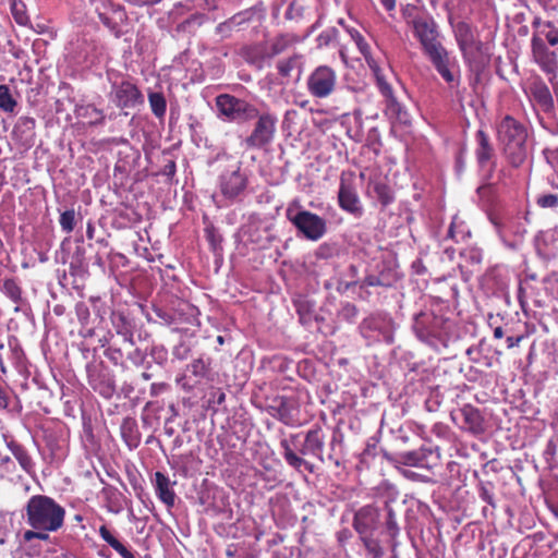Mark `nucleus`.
<instances>
[{
	"label": "nucleus",
	"instance_id": "59",
	"mask_svg": "<svg viewBox=\"0 0 558 558\" xmlns=\"http://www.w3.org/2000/svg\"><path fill=\"white\" fill-rule=\"evenodd\" d=\"M336 255H337V246L335 244L324 243V244L319 245L316 251V256L318 258L327 259V258H332Z\"/></svg>",
	"mask_w": 558,
	"mask_h": 558
},
{
	"label": "nucleus",
	"instance_id": "38",
	"mask_svg": "<svg viewBox=\"0 0 558 558\" xmlns=\"http://www.w3.org/2000/svg\"><path fill=\"white\" fill-rule=\"evenodd\" d=\"M471 235V230L465 221L462 220L458 215H454L448 228L446 239H450L456 243H463L466 242Z\"/></svg>",
	"mask_w": 558,
	"mask_h": 558
},
{
	"label": "nucleus",
	"instance_id": "30",
	"mask_svg": "<svg viewBox=\"0 0 558 558\" xmlns=\"http://www.w3.org/2000/svg\"><path fill=\"white\" fill-rule=\"evenodd\" d=\"M156 496L163 502L168 508H172L175 504V493L170 486V480L162 472L157 471L155 473V480L153 482Z\"/></svg>",
	"mask_w": 558,
	"mask_h": 558
},
{
	"label": "nucleus",
	"instance_id": "47",
	"mask_svg": "<svg viewBox=\"0 0 558 558\" xmlns=\"http://www.w3.org/2000/svg\"><path fill=\"white\" fill-rule=\"evenodd\" d=\"M301 59L300 54H293L287 59L279 60L277 62V70L280 76L284 78L290 77L292 71L300 65Z\"/></svg>",
	"mask_w": 558,
	"mask_h": 558
},
{
	"label": "nucleus",
	"instance_id": "51",
	"mask_svg": "<svg viewBox=\"0 0 558 558\" xmlns=\"http://www.w3.org/2000/svg\"><path fill=\"white\" fill-rule=\"evenodd\" d=\"M495 226L497 228V232H498L500 239L510 248H517V246L522 242V240L526 233V229L523 226H521V223H518L515 227H513V233L517 238L515 241L508 242L506 240V230L504 228H501L500 226H498L497 223H495Z\"/></svg>",
	"mask_w": 558,
	"mask_h": 558
},
{
	"label": "nucleus",
	"instance_id": "50",
	"mask_svg": "<svg viewBox=\"0 0 558 558\" xmlns=\"http://www.w3.org/2000/svg\"><path fill=\"white\" fill-rule=\"evenodd\" d=\"M144 352L146 357L149 356L159 366H165L168 362V350L163 344H153Z\"/></svg>",
	"mask_w": 558,
	"mask_h": 558
},
{
	"label": "nucleus",
	"instance_id": "52",
	"mask_svg": "<svg viewBox=\"0 0 558 558\" xmlns=\"http://www.w3.org/2000/svg\"><path fill=\"white\" fill-rule=\"evenodd\" d=\"M75 210L68 209L60 215L59 223L65 233H71L75 227Z\"/></svg>",
	"mask_w": 558,
	"mask_h": 558
},
{
	"label": "nucleus",
	"instance_id": "9",
	"mask_svg": "<svg viewBox=\"0 0 558 558\" xmlns=\"http://www.w3.org/2000/svg\"><path fill=\"white\" fill-rule=\"evenodd\" d=\"M211 357L201 354L186 364L184 372L177 378V384L184 391H192L195 387L204 385L214 379Z\"/></svg>",
	"mask_w": 558,
	"mask_h": 558
},
{
	"label": "nucleus",
	"instance_id": "32",
	"mask_svg": "<svg viewBox=\"0 0 558 558\" xmlns=\"http://www.w3.org/2000/svg\"><path fill=\"white\" fill-rule=\"evenodd\" d=\"M530 95L544 111H550L554 108L551 93L543 81L538 80L531 84Z\"/></svg>",
	"mask_w": 558,
	"mask_h": 558
},
{
	"label": "nucleus",
	"instance_id": "22",
	"mask_svg": "<svg viewBox=\"0 0 558 558\" xmlns=\"http://www.w3.org/2000/svg\"><path fill=\"white\" fill-rule=\"evenodd\" d=\"M248 184V178L241 167L235 170L225 171L219 177V190L222 196L228 201H235L245 192Z\"/></svg>",
	"mask_w": 558,
	"mask_h": 558
},
{
	"label": "nucleus",
	"instance_id": "39",
	"mask_svg": "<svg viewBox=\"0 0 558 558\" xmlns=\"http://www.w3.org/2000/svg\"><path fill=\"white\" fill-rule=\"evenodd\" d=\"M8 448L26 473L32 474L35 472L33 458L24 446L19 442L11 441L8 444Z\"/></svg>",
	"mask_w": 558,
	"mask_h": 558
},
{
	"label": "nucleus",
	"instance_id": "19",
	"mask_svg": "<svg viewBox=\"0 0 558 558\" xmlns=\"http://www.w3.org/2000/svg\"><path fill=\"white\" fill-rule=\"evenodd\" d=\"M450 418L460 429L472 435H480L485 432V423L482 413L473 405L465 404L452 411Z\"/></svg>",
	"mask_w": 558,
	"mask_h": 558
},
{
	"label": "nucleus",
	"instance_id": "64",
	"mask_svg": "<svg viewBox=\"0 0 558 558\" xmlns=\"http://www.w3.org/2000/svg\"><path fill=\"white\" fill-rule=\"evenodd\" d=\"M546 161L554 169H558V147L556 148H545L543 150Z\"/></svg>",
	"mask_w": 558,
	"mask_h": 558
},
{
	"label": "nucleus",
	"instance_id": "6",
	"mask_svg": "<svg viewBox=\"0 0 558 558\" xmlns=\"http://www.w3.org/2000/svg\"><path fill=\"white\" fill-rule=\"evenodd\" d=\"M286 218L298 234L308 241H319L327 233V220L305 209L300 198L291 199L286 208Z\"/></svg>",
	"mask_w": 558,
	"mask_h": 558
},
{
	"label": "nucleus",
	"instance_id": "7",
	"mask_svg": "<svg viewBox=\"0 0 558 558\" xmlns=\"http://www.w3.org/2000/svg\"><path fill=\"white\" fill-rule=\"evenodd\" d=\"M452 29L464 62L471 71L481 72L484 68V60L481 58L483 43L476 38L472 25L460 21L452 25Z\"/></svg>",
	"mask_w": 558,
	"mask_h": 558
},
{
	"label": "nucleus",
	"instance_id": "18",
	"mask_svg": "<svg viewBox=\"0 0 558 558\" xmlns=\"http://www.w3.org/2000/svg\"><path fill=\"white\" fill-rule=\"evenodd\" d=\"M257 121L250 136L245 138L248 148H264L269 145L275 136L277 118L271 113H257Z\"/></svg>",
	"mask_w": 558,
	"mask_h": 558
},
{
	"label": "nucleus",
	"instance_id": "15",
	"mask_svg": "<svg viewBox=\"0 0 558 558\" xmlns=\"http://www.w3.org/2000/svg\"><path fill=\"white\" fill-rule=\"evenodd\" d=\"M376 80V85L385 98V114L393 122H398L400 124H409L410 123V114L407 108L398 101L397 97L393 94V89L391 85L388 83L385 74L379 72L374 75Z\"/></svg>",
	"mask_w": 558,
	"mask_h": 558
},
{
	"label": "nucleus",
	"instance_id": "3",
	"mask_svg": "<svg viewBox=\"0 0 558 558\" xmlns=\"http://www.w3.org/2000/svg\"><path fill=\"white\" fill-rule=\"evenodd\" d=\"M412 330L418 341L437 352L458 339L456 323L435 308H426L414 314Z\"/></svg>",
	"mask_w": 558,
	"mask_h": 558
},
{
	"label": "nucleus",
	"instance_id": "43",
	"mask_svg": "<svg viewBox=\"0 0 558 558\" xmlns=\"http://www.w3.org/2000/svg\"><path fill=\"white\" fill-rule=\"evenodd\" d=\"M295 41V36L291 34H280L276 36L270 43L269 53L267 54V58H272L284 52Z\"/></svg>",
	"mask_w": 558,
	"mask_h": 558
},
{
	"label": "nucleus",
	"instance_id": "14",
	"mask_svg": "<svg viewBox=\"0 0 558 558\" xmlns=\"http://www.w3.org/2000/svg\"><path fill=\"white\" fill-rule=\"evenodd\" d=\"M337 201L339 207L354 219H361L365 213L363 203L354 184L353 175L340 178Z\"/></svg>",
	"mask_w": 558,
	"mask_h": 558
},
{
	"label": "nucleus",
	"instance_id": "61",
	"mask_svg": "<svg viewBox=\"0 0 558 558\" xmlns=\"http://www.w3.org/2000/svg\"><path fill=\"white\" fill-rule=\"evenodd\" d=\"M154 313L156 314V316L166 325L170 326V325H173V324H177V317H175V314L174 313H171L167 310H163V308H160V307H156L154 310Z\"/></svg>",
	"mask_w": 558,
	"mask_h": 558
},
{
	"label": "nucleus",
	"instance_id": "46",
	"mask_svg": "<svg viewBox=\"0 0 558 558\" xmlns=\"http://www.w3.org/2000/svg\"><path fill=\"white\" fill-rule=\"evenodd\" d=\"M460 257L466 264L478 266L483 260V250L476 245H469L460 251Z\"/></svg>",
	"mask_w": 558,
	"mask_h": 558
},
{
	"label": "nucleus",
	"instance_id": "24",
	"mask_svg": "<svg viewBox=\"0 0 558 558\" xmlns=\"http://www.w3.org/2000/svg\"><path fill=\"white\" fill-rule=\"evenodd\" d=\"M99 20L117 37L122 33L121 26L126 21V13L119 4L105 0L95 7Z\"/></svg>",
	"mask_w": 558,
	"mask_h": 558
},
{
	"label": "nucleus",
	"instance_id": "12",
	"mask_svg": "<svg viewBox=\"0 0 558 558\" xmlns=\"http://www.w3.org/2000/svg\"><path fill=\"white\" fill-rule=\"evenodd\" d=\"M337 72L329 65L316 66L306 78L308 94L318 99H324L333 94L337 87Z\"/></svg>",
	"mask_w": 558,
	"mask_h": 558
},
{
	"label": "nucleus",
	"instance_id": "55",
	"mask_svg": "<svg viewBox=\"0 0 558 558\" xmlns=\"http://www.w3.org/2000/svg\"><path fill=\"white\" fill-rule=\"evenodd\" d=\"M191 352H192L191 345L185 341H181L177 345L173 347L172 356H173V360L185 361L191 355Z\"/></svg>",
	"mask_w": 558,
	"mask_h": 558
},
{
	"label": "nucleus",
	"instance_id": "57",
	"mask_svg": "<svg viewBox=\"0 0 558 558\" xmlns=\"http://www.w3.org/2000/svg\"><path fill=\"white\" fill-rule=\"evenodd\" d=\"M75 315L81 325H89L90 311L84 302L76 303Z\"/></svg>",
	"mask_w": 558,
	"mask_h": 558
},
{
	"label": "nucleus",
	"instance_id": "13",
	"mask_svg": "<svg viewBox=\"0 0 558 558\" xmlns=\"http://www.w3.org/2000/svg\"><path fill=\"white\" fill-rule=\"evenodd\" d=\"M216 107L220 116L229 121H246L257 117L258 110L247 101L234 96L222 94L216 98Z\"/></svg>",
	"mask_w": 558,
	"mask_h": 558
},
{
	"label": "nucleus",
	"instance_id": "60",
	"mask_svg": "<svg viewBox=\"0 0 558 558\" xmlns=\"http://www.w3.org/2000/svg\"><path fill=\"white\" fill-rule=\"evenodd\" d=\"M245 60L250 64H252L260 70L265 65L266 57L258 54L257 52H255V50L251 49L245 53Z\"/></svg>",
	"mask_w": 558,
	"mask_h": 558
},
{
	"label": "nucleus",
	"instance_id": "16",
	"mask_svg": "<svg viewBox=\"0 0 558 558\" xmlns=\"http://www.w3.org/2000/svg\"><path fill=\"white\" fill-rule=\"evenodd\" d=\"M86 373L88 385L94 391L106 399H110L114 395V377L102 362L93 361L87 363Z\"/></svg>",
	"mask_w": 558,
	"mask_h": 558
},
{
	"label": "nucleus",
	"instance_id": "44",
	"mask_svg": "<svg viewBox=\"0 0 558 558\" xmlns=\"http://www.w3.org/2000/svg\"><path fill=\"white\" fill-rule=\"evenodd\" d=\"M205 238L209 243L210 250L215 255H219L222 252V242L223 238L219 232L218 228L214 226V223L208 222L204 229Z\"/></svg>",
	"mask_w": 558,
	"mask_h": 558
},
{
	"label": "nucleus",
	"instance_id": "1",
	"mask_svg": "<svg viewBox=\"0 0 558 558\" xmlns=\"http://www.w3.org/2000/svg\"><path fill=\"white\" fill-rule=\"evenodd\" d=\"M325 442L326 434L323 426L314 424L303 433L290 434L288 437L281 438L280 447L288 465L296 471L304 469L313 473L314 465L304 459L305 456H311L322 463L328 460L336 466L340 465L343 456V434L341 429L338 427L332 429L326 457L324 454Z\"/></svg>",
	"mask_w": 558,
	"mask_h": 558
},
{
	"label": "nucleus",
	"instance_id": "26",
	"mask_svg": "<svg viewBox=\"0 0 558 558\" xmlns=\"http://www.w3.org/2000/svg\"><path fill=\"white\" fill-rule=\"evenodd\" d=\"M268 413L288 426L296 424V402L293 398L278 396L267 407Z\"/></svg>",
	"mask_w": 558,
	"mask_h": 558
},
{
	"label": "nucleus",
	"instance_id": "42",
	"mask_svg": "<svg viewBox=\"0 0 558 558\" xmlns=\"http://www.w3.org/2000/svg\"><path fill=\"white\" fill-rule=\"evenodd\" d=\"M386 510L385 518V532L389 537V543L393 544V547H399L400 542L398 539L400 535V526L397 521L396 512L392 507H388Z\"/></svg>",
	"mask_w": 558,
	"mask_h": 558
},
{
	"label": "nucleus",
	"instance_id": "11",
	"mask_svg": "<svg viewBox=\"0 0 558 558\" xmlns=\"http://www.w3.org/2000/svg\"><path fill=\"white\" fill-rule=\"evenodd\" d=\"M104 355L117 367L123 371L129 368V363L133 366L140 367L144 365L146 353L136 348L135 344H125L122 339L111 342Z\"/></svg>",
	"mask_w": 558,
	"mask_h": 558
},
{
	"label": "nucleus",
	"instance_id": "36",
	"mask_svg": "<svg viewBox=\"0 0 558 558\" xmlns=\"http://www.w3.org/2000/svg\"><path fill=\"white\" fill-rule=\"evenodd\" d=\"M0 290L16 305L15 311H19L20 306L24 304L22 288L15 278L0 279Z\"/></svg>",
	"mask_w": 558,
	"mask_h": 558
},
{
	"label": "nucleus",
	"instance_id": "48",
	"mask_svg": "<svg viewBox=\"0 0 558 558\" xmlns=\"http://www.w3.org/2000/svg\"><path fill=\"white\" fill-rule=\"evenodd\" d=\"M136 424L133 420H125L121 426V434L130 449L136 448L140 440L136 433Z\"/></svg>",
	"mask_w": 558,
	"mask_h": 558
},
{
	"label": "nucleus",
	"instance_id": "58",
	"mask_svg": "<svg viewBox=\"0 0 558 558\" xmlns=\"http://www.w3.org/2000/svg\"><path fill=\"white\" fill-rule=\"evenodd\" d=\"M226 401V393L221 389H216L210 392V397L208 399V408L213 410L214 413L218 411L217 407L221 405Z\"/></svg>",
	"mask_w": 558,
	"mask_h": 558
},
{
	"label": "nucleus",
	"instance_id": "25",
	"mask_svg": "<svg viewBox=\"0 0 558 558\" xmlns=\"http://www.w3.org/2000/svg\"><path fill=\"white\" fill-rule=\"evenodd\" d=\"M379 523V512L373 506H364L359 509L353 519V527L357 532L361 542L365 538H374L373 533Z\"/></svg>",
	"mask_w": 558,
	"mask_h": 558
},
{
	"label": "nucleus",
	"instance_id": "37",
	"mask_svg": "<svg viewBox=\"0 0 558 558\" xmlns=\"http://www.w3.org/2000/svg\"><path fill=\"white\" fill-rule=\"evenodd\" d=\"M98 533L101 539L114 549L122 558H135V555L117 538L116 532L110 530L106 524L99 526Z\"/></svg>",
	"mask_w": 558,
	"mask_h": 558
},
{
	"label": "nucleus",
	"instance_id": "8",
	"mask_svg": "<svg viewBox=\"0 0 558 558\" xmlns=\"http://www.w3.org/2000/svg\"><path fill=\"white\" fill-rule=\"evenodd\" d=\"M359 328L361 336L368 344L377 342H393L396 324L388 314H372L362 320Z\"/></svg>",
	"mask_w": 558,
	"mask_h": 558
},
{
	"label": "nucleus",
	"instance_id": "23",
	"mask_svg": "<svg viewBox=\"0 0 558 558\" xmlns=\"http://www.w3.org/2000/svg\"><path fill=\"white\" fill-rule=\"evenodd\" d=\"M111 99L119 108H134L143 104L144 98L138 87L129 80L113 82L111 85Z\"/></svg>",
	"mask_w": 558,
	"mask_h": 558
},
{
	"label": "nucleus",
	"instance_id": "33",
	"mask_svg": "<svg viewBox=\"0 0 558 558\" xmlns=\"http://www.w3.org/2000/svg\"><path fill=\"white\" fill-rule=\"evenodd\" d=\"M476 148L475 156L478 165L484 167L494 156V147L489 141V136L483 131L478 130L475 135Z\"/></svg>",
	"mask_w": 558,
	"mask_h": 558
},
{
	"label": "nucleus",
	"instance_id": "34",
	"mask_svg": "<svg viewBox=\"0 0 558 558\" xmlns=\"http://www.w3.org/2000/svg\"><path fill=\"white\" fill-rule=\"evenodd\" d=\"M256 11H257V7H252L250 9H246L244 11H241V12L234 14L229 20L220 23L217 26V32L221 33V34H229L235 27L250 22L253 19Z\"/></svg>",
	"mask_w": 558,
	"mask_h": 558
},
{
	"label": "nucleus",
	"instance_id": "45",
	"mask_svg": "<svg viewBox=\"0 0 558 558\" xmlns=\"http://www.w3.org/2000/svg\"><path fill=\"white\" fill-rule=\"evenodd\" d=\"M148 101L151 112L156 118H163L167 110L166 98L161 93L153 92L148 94Z\"/></svg>",
	"mask_w": 558,
	"mask_h": 558
},
{
	"label": "nucleus",
	"instance_id": "4",
	"mask_svg": "<svg viewBox=\"0 0 558 558\" xmlns=\"http://www.w3.org/2000/svg\"><path fill=\"white\" fill-rule=\"evenodd\" d=\"M497 136L510 165L519 168L527 157V129L511 116H505L497 126Z\"/></svg>",
	"mask_w": 558,
	"mask_h": 558
},
{
	"label": "nucleus",
	"instance_id": "41",
	"mask_svg": "<svg viewBox=\"0 0 558 558\" xmlns=\"http://www.w3.org/2000/svg\"><path fill=\"white\" fill-rule=\"evenodd\" d=\"M77 118L85 119L90 125H99L105 121V114L102 110L96 108L94 105H82L75 109Z\"/></svg>",
	"mask_w": 558,
	"mask_h": 558
},
{
	"label": "nucleus",
	"instance_id": "56",
	"mask_svg": "<svg viewBox=\"0 0 558 558\" xmlns=\"http://www.w3.org/2000/svg\"><path fill=\"white\" fill-rule=\"evenodd\" d=\"M536 204L541 208H557L558 207V194H542L537 196Z\"/></svg>",
	"mask_w": 558,
	"mask_h": 558
},
{
	"label": "nucleus",
	"instance_id": "63",
	"mask_svg": "<svg viewBox=\"0 0 558 558\" xmlns=\"http://www.w3.org/2000/svg\"><path fill=\"white\" fill-rule=\"evenodd\" d=\"M401 473H402V475L405 478L414 481V482H418V483H429V482H432V480L428 476L420 474V473L414 472V471L409 470V469L402 470Z\"/></svg>",
	"mask_w": 558,
	"mask_h": 558
},
{
	"label": "nucleus",
	"instance_id": "27",
	"mask_svg": "<svg viewBox=\"0 0 558 558\" xmlns=\"http://www.w3.org/2000/svg\"><path fill=\"white\" fill-rule=\"evenodd\" d=\"M366 194L371 198H375L383 208H386L395 202L392 189L383 179L369 178Z\"/></svg>",
	"mask_w": 558,
	"mask_h": 558
},
{
	"label": "nucleus",
	"instance_id": "5",
	"mask_svg": "<svg viewBox=\"0 0 558 558\" xmlns=\"http://www.w3.org/2000/svg\"><path fill=\"white\" fill-rule=\"evenodd\" d=\"M533 34L531 37V52L533 60L545 71H548L556 54L548 46H558V27L553 21H544L535 16L531 23Z\"/></svg>",
	"mask_w": 558,
	"mask_h": 558
},
{
	"label": "nucleus",
	"instance_id": "62",
	"mask_svg": "<svg viewBox=\"0 0 558 558\" xmlns=\"http://www.w3.org/2000/svg\"><path fill=\"white\" fill-rule=\"evenodd\" d=\"M466 355L470 357V361H472L473 363H478V364H483L487 367H489L492 365L490 363V359L489 357H484V361L482 362L481 359H480V350L475 347H471L466 350Z\"/></svg>",
	"mask_w": 558,
	"mask_h": 558
},
{
	"label": "nucleus",
	"instance_id": "40",
	"mask_svg": "<svg viewBox=\"0 0 558 558\" xmlns=\"http://www.w3.org/2000/svg\"><path fill=\"white\" fill-rule=\"evenodd\" d=\"M100 495L106 502V508L109 512L119 513L122 509L121 498L122 494L112 485L106 484Z\"/></svg>",
	"mask_w": 558,
	"mask_h": 558
},
{
	"label": "nucleus",
	"instance_id": "17",
	"mask_svg": "<svg viewBox=\"0 0 558 558\" xmlns=\"http://www.w3.org/2000/svg\"><path fill=\"white\" fill-rule=\"evenodd\" d=\"M411 26L414 36L420 41L425 54L438 47L441 43L438 40V25L430 15H417L412 19Z\"/></svg>",
	"mask_w": 558,
	"mask_h": 558
},
{
	"label": "nucleus",
	"instance_id": "49",
	"mask_svg": "<svg viewBox=\"0 0 558 558\" xmlns=\"http://www.w3.org/2000/svg\"><path fill=\"white\" fill-rule=\"evenodd\" d=\"M17 107V101L7 85H0V110L5 113H13Z\"/></svg>",
	"mask_w": 558,
	"mask_h": 558
},
{
	"label": "nucleus",
	"instance_id": "21",
	"mask_svg": "<svg viewBox=\"0 0 558 558\" xmlns=\"http://www.w3.org/2000/svg\"><path fill=\"white\" fill-rule=\"evenodd\" d=\"M235 236L243 242L256 244L258 247L264 248L269 242L268 230L264 221L256 214H251L246 221L240 227Z\"/></svg>",
	"mask_w": 558,
	"mask_h": 558
},
{
	"label": "nucleus",
	"instance_id": "10",
	"mask_svg": "<svg viewBox=\"0 0 558 558\" xmlns=\"http://www.w3.org/2000/svg\"><path fill=\"white\" fill-rule=\"evenodd\" d=\"M110 322L112 333L117 339H122L125 344H135V335L140 341L146 340L148 337V332L143 329V324L126 311H113Z\"/></svg>",
	"mask_w": 558,
	"mask_h": 558
},
{
	"label": "nucleus",
	"instance_id": "2",
	"mask_svg": "<svg viewBox=\"0 0 558 558\" xmlns=\"http://www.w3.org/2000/svg\"><path fill=\"white\" fill-rule=\"evenodd\" d=\"M23 518L29 526L22 534L24 544L34 541L50 543V534L58 532L64 525L65 509L54 498L37 494L27 499Z\"/></svg>",
	"mask_w": 558,
	"mask_h": 558
},
{
	"label": "nucleus",
	"instance_id": "29",
	"mask_svg": "<svg viewBox=\"0 0 558 558\" xmlns=\"http://www.w3.org/2000/svg\"><path fill=\"white\" fill-rule=\"evenodd\" d=\"M435 450L429 447H421L416 450L401 452L397 456L396 462L418 469L429 470L432 466L428 464L427 459Z\"/></svg>",
	"mask_w": 558,
	"mask_h": 558
},
{
	"label": "nucleus",
	"instance_id": "20",
	"mask_svg": "<svg viewBox=\"0 0 558 558\" xmlns=\"http://www.w3.org/2000/svg\"><path fill=\"white\" fill-rule=\"evenodd\" d=\"M426 56L446 83H458V61L454 57L450 56L444 46L427 52Z\"/></svg>",
	"mask_w": 558,
	"mask_h": 558
},
{
	"label": "nucleus",
	"instance_id": "54",
	"mask_svg": "<svg viewBox=\"0 0 558 558\" xmlns=\"http://www.w3.org/2000/svg\"><path fill=\"white\" fill-rule=\"evenodd\" d=\"M478 496L480 498L492 506L493 508L496 507L494 493H493V484L492 483H484L481 482L478 484Z\"/></svg>",
	"mask_w": 558,
	"mask_h": 558
},
{
	"label": "nucleus",
	"instance_id": "53",
	"mask_svg": "<svg viewBox=\"0 0 558 558\" xmlns=\"http://www.w3.org/2000/svg\"><path fill=\"white\" fill-rule=\"evenodd\" d=\"M339 35V32L335 27L327 28L323 31L316 38L317 47L324 48L328 47L331 43H333Z\"/></svg>",
	"mask_w": 558,
	"mask_h": 558
},
{
	"label": "nucleus",
	"instance_id": "28",
	"mask_svg": "<svg viewBox=\"0 0 558 558\" xmlns=\"http://www.w3.org/2000/svg\"><path fill=\"white\" fill-rule=\"evenodd\" d=\"M339 24L345 28V31L350 35L351 39L355 43L359 51L364 57L365 62H366L367 66L369 68V70L372 71L373 75H376L379 72H381L383 70L378 65L377 61L373 58V56L371 53V47L367 44V41L365 40V38L363 37V35L356 28L345 26L343 20H340Z\"/></svg>",
	"mask_w": 558,
	"mask_h": 558
},
{
	"label": "nucleus",
	"instance_id": "35",
	"mask_svg": "<svg viewBox=\"0 0 558 558\" xmlns=\"http://www.w3.org/2000/svg\"><path fill=\"white\" fill-rule=\"evenodd\" d=\"M373 496L385 505V509H388L398 500L399 490L396 485L388 481H383L373 488Z\"/></svg>",
	"mask_w": 558,
	"mask_h": 558
},
{
	"label": "nucleus",
	"instance_id": "31",
	"mask_svg": "<svg viewBox=\"0 0 558 558\" xmlns=\"http://www.w3.org/2000/svg\"><path fill=\"white\" fill-rule=\"evenodd\" d=\"M365 558H399L398 547L389 543V550H386L377 538H365L362 542Z\"/></svg>",
	"mask_w": 558,
	"mask_h": 558
}]
</instances>
